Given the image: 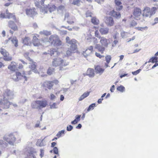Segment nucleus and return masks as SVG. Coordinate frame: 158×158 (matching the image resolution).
<instances>
[{
  "label": "nucleus",
  "instance_id": "f257e3e1",
  "mask_svg": "<svg viewBox=\"0 0 158 158\" xmlns=\"http://www.w3.org/2000/svg\"><path fill=\"white\" fill-rule=\"evenodd\" d=\"M156 7H152L151 8L146 7L143 10V16L145 17L150 18L154 15L156 11L158 9V5H156Z\"/></svg>",
  "mask_w": 158,
  "mask_h": 158
},
{
  "label": "nucleus",
  "instance_id": "f03ea898",
  "mask_svg": "<svg viewBox=\"0 0 158 158\" xmlns=\"http://www.w3.org/2000/svg\"><path fill=\"white\" fill-rule=\"evenodd\" d=\"M47 104V102L45 100H36L31 103V106L33 109H41L46 107Z\"/></svg>",
  "mask_w": 158,
  "mask_h": 158
},
{
  "label": "nucleus",
  "instance_id": "7ed1b4c3",
  "mask_svg": "<svg viewBox=\"0 0 158 158\" xmlns=\"http://www.w3.org/2000/svg\"><path fill=\"white\" fill-rule=\"evenodd\" d=\"M46 41L54 46H58L61 44V42L58 36L56 35H51L49 38V40H48L47 39Z\"/></svg>",
  "mask_w": 158,
  "mask_h": 158
},
{
  "label": "nucleus",
  "instance_id": "20e7f679",
  "mask_svg": "<svg viewBox=\"0 0 158 158\" xmlns=\"http://www.w3.org/2000/svg\"><path fill=\"white\" fill-rule=\"evenodd\" d=\"M64 63V60L60 58H56L54 59L52 62V65L54 66L57 67L60 66V70H62L61 68L67 65Z\"/></svg>",
  "mask_w": 158,
  "mask_h": 158
},
{
  "label": "nucleus",
  "instance_id": "39448f33",
  "mask_svg": "<svg viewBox=\"0 0 158 158\" xmlns=\"http://www.w3.org/2000/svg\"><path fill=\"white\" fill-rule=\"evenodd\" d=\"M3 139L9 144L14 145L16 140V138L12 133L6 135L3 137Z\"/></svg>",
  "mask_w": 158,
  "mask_h": 158
},
{
  "label": "nucleus",
  "instance_id": "423d86ee",
  "mask_svg": "<svg viewBox=\"0 0 158 158\" xmlns=\"http://www.w3.org/2000/svg\"><path fill=\"white\" fill-rule=\"evenodd\" d=\"M12 78L15 81H18L19 80L23 79H24L26 81H27V78L25 76L24 71L23 72V75L19 72H16L12 76Z\"/></svg>",
  "mask_w": 158,
  "mask_h": 158
},
{
  "label": "nucleus",
  "instance_id": "0eeeda50",
  "mask_svg": "<svg viewBox=\"0 0 158 158\" xmlns=\"http://www.w3.org/2000/svg\"><path fill=\"white\" fill-rule=\"evenodd\" d=\"M77 42L75 39H73L70 41V52L75 53L77 51Z\"/></svg>",
  "mask_w": 158,
  "mask_h": 158
},
{
  "label": "nucleus",
  "instance_id": "6e6552de",
  "mask_svg": "<svg viewBox=\"0 0 158 158\" xmlns=\"http://www.w3.org/2000/svg\"><path fill=\"white\" fill-rule=\"evenodd\" d=\"M14 95V92L10 90L7 89L5 90L3 94L4 99L8 100L13 99Z\"/></svg>",
  "mask_w": 158,
  "mask_h": 158
},
{
  "label": "nucleus",
  "instance_id": "1a4fd4ad",
  "mask_svg": "<svg viewBox=\"0 0 158 158\" xmlns=\"http://www.w3.org/2000/svg\"><path fill=\"white\" fill-rule=\"evenodd\" d=\"M56 9V6L54 5H49L46 6V7L41 8V12L44 14L47 12L48 10L50 12L54 11Z\"/></svg>",
  "mask_w": 158,
  "mask_h": 158
},
{
  "label": "nucleus",
  "instance_id": "9d476101",
  "mask_svg": "<svg viewBox=\"0 0 158 158\" xmlns=\"http://www.w3.org/2000/svg\"><path fill=\"white\" fill-rule=\"evenodd\" d=\"M27 59L30 62L29 63L30 64L29 66V68H30L31 70H30L27 73H28V74H31V71H33L34 73H36L37 70L36 69V63L33 62L29 57H28Z\"/></svg>",
  "mask_w": 158,
  "mask_h": 158
},
{
  "label": "nucleus",
  "instance_id": "9b49d317",
  "mask_svg": "<svg viewBox=\"0 0 158 158\" xmlns=\"http://www.w3.org/2000/svg\"><path fill=\"white\" fill-rule=\"evenodd\" d=\"M0 52L4 56L3 59L5 61H10L12 60V57L9 56V53L5 49L1 48Z\"/></svg>",
  "mask_w": 158,
  "mask_h": 158
},
{
  "label": "nucleus",
  "instance_id": "f8f14e48",
  "mask_svg": "<svg viewBox=\"0 0 158 158\" xmlns=\"http://www.w3.org/2000/svg\"><path fill=\"white\" fill-rule=\"evenodd\" d=\"M99 42L101 47H103L105 50V48L108 47V45L110 44V41L109 39L102 37L100 38Z\"/></svg>",
  "mask_w": 158,
  "mask_h": 158
},
{
  "label": "nucleus",
  "instance_id": "ddd939ff",
  "mask_svg": "<svg viewBox=\"0 0 158 158\" xmlns=\"http://www.w3.org/2000/svg\"><path fill=\"white\" fill-rule=\"evenodd\" d=\"M93 39V42L95 44V48L97 49L98 51L101 53H103L105 51V48L103 47H101L100 44H98V39L94 37Z\"/></svg>",
  "mask_w": 158,
  "mask_h": 158
},
{
  "label": "nucleus",
  "instance_id": "4468645a",
  "mask_svg": "<svg viewBox=\"0 0 158 158\" xmlns=\"http://www.w3.org/2000/svg\"><path fill=\"white\" fill-rule=\"evenodd\" d=\"M93 47L90 46L85 50L82 51L81 53L85 57H87L93 53Z\"/></svg>",
  "mask_w": 158,
  "mask_h": 158
},
{
  "label": "nucleus",
  "instance_id": "2eb2a0df",
  "mask_svg": "<svg viewBox=\"0 0 158 158\" xmlns=\"http://www.w3.org/2000/svg\"><path fill=\"white\" fill-rule=\"evenodd\" d=\"M8 100V99H4V98L1 99L0 102V106L4 109L9 108L11 103Z\"/></svg>",
  "mask_w": 158,
  "mask_h": 158
},
{
  "label": "nucleus",
  "instance_id": "dca6fc26",
  "mask_svg": "<svg viewBox=\"0 0 158 158\" xmlns=\"http://www.w3.org/2000/svg\"><path fill=\"white\" fill-rule=\"evenodd\" d=\"M46 138V137H45L43 139H38L36 143V145L39 147H43L46 146V141L45 139Z\"/></svg>",
  "mask_w": 158,
  "mask_h": 158
},
{
  "label": "nucleus",
  "instance_id": "f3484780",
  "mask_svg": "<svg viewBox=\"0 0 158 158\" xmlns=\"http://www.w3.org/2000/svg\"><path fill=\"white\" fill-rule=\"evenodd\" d=\"M26 11L27 15L30 17H33L36 14L34 8L27 9Z\"/></svg>",
  "mask_w": 158,
  "mask_h": 158
},
{
  "label": "nucleus",
  "instance_id": "a211bd4d",
  "mask_svg": "<svg viewBox=\"0 0 158 158\" xmlns=\"http://www.w3.org/2000/svg\"><path fill=\"white\" fill-rule=\"evenodd\" d=\"M115 7L117 10H120L123 8V6L121 0H114Z\"/></svg>",
  "mask_w": 158,
  "mask_h": 158
},
{
  "label": "nucleus",
  "instance_id": "6ab92c4d",
  "mask_svg": "<svg viewBox=\"0 0 158 158\" xmlns=\"http://www.w3.org/2000/svg\"><path fill=\"white\" fill-rule=\"evenodd\" d=\"M105 22L108 26H112L114 24L113 19L111 17H106L105 20Z\"/></svg>",
  "mask_w": 158,
  "mask_h": 158
},
{
  "label": "nucleus",
  "instance_id": "aec40b11",
  "mask_svg": "<svg viewBox=\"0 0 158 158\" xmlns=\"http://www.w3.org/2000/svg\"><path fill=\"white\" fill-rule=\"evenodd\" d=\"M108 14L117 19H119L121 17V14L120 13L117 12L114 10L110 11L108 13Z\"/></svg>",
  "mask_w": 158,
  "mask_h": 158
},
{
  "label": "nucleus",
  "instance_id": "412c9836",
  "mask_svg": "<svg viewBox=\"0 0 158 158\" xmlns=\"http://www.w3.org/2000/svg\"><path fill=\"white\" fill-rule=\"evenodd\" d=\"M41 86L44 87H47L49 89H51L53 86V82L46 81L42 83Z\"/></svg>",
  "mask_w": 158,
  "mask_h": 158
},
{
  "label": "nucleus",
  "instance_id": "4be33fe9",
  "mask_svg": "<svg viewBox=\"0 0 158 158\" xmlns=\"http://www.w3.org/2000/svg\"><path fill=\"white\" fill-rule=\"evenodd\" d=\"M141 14V10L138 8L134 9L133 15L135 18L137 19L140 16Z\"/></svg>",
  "mask_w": 158,
  "mask_h": 158
},
{
  "label": "nucleus",
  "instance_id": "5701e85b",
  "mask_svg": "<svg viewBox=\"0 0 158 158\" xmlns=\"http://www.w3.org/2000/svg\"><path fill=\"white\" fill-rule=\"evenodd\" d=\"M27 156L25 158H36L33 154V152L30 150H28L26 153Z\"/></svg>",
  "mask_w": 158,
  "mask_h": 158
},
{
  "label": "nucleus",
  "instance_id": "b1692460",
  "mask_svg": "<svg viewBox=\"0 0 158 158\" xmlns=\"http://www.w3.org/2000/svg\"><path fill=\"white\" fill-rule=\"evenodd\" d=\"M96 73L99 74L100 75H101L104 72V69L101 68L99 66H97L95 68Z\"/></svg>",
  "mask_w": 158,
  "mask_h": 158
},
{
  "label": "nucleus",
  "instance_id": "393cba45",
  "mask_svg": "<svg viewBox=\"0 0 158 158\" xmlns=\"http://www.w3.org/2000/svg\"><path fill=\"white\" fill-rule=\"evenodd\" d=\"M8 68L12 71H15L17 69L16 63L14 62H12L11 64L8 66Z\"/></svg>",
  "mask_w": 158,
  "mask_h": 158
},
{
  "label": "nucleus",
  "instance_id": "a878e982",
  "mask_svg": "<svg viewBox=\"0 0 158 158\" xmlns=\"http://www.w3.org/2000/svg\"><path fill=\"white\" fill-rule=\"evenodd\" d=\"M8 24L9 27L14 31H16L17 30V27L13 21H9Z\"/></svg>",
  "mask_w": 158,
  "mask_h": 158
},
{
  "label": "nucleus",
  "instance_id": "bb28decb",
  "mask_svg": "<svg viewBox=\"0 0 158 158\" xmlns=\"http://www.w3.org/2000/svg\"><path fill=\"white\" fill-rule=\"evenodd\" d=\"M87 75L89 77H94V70L91 68L88 69L87 71Z\"/></svg>",
  "mask_w": 158,
  "mask_h": 158
},
{
  "label": "nucleus",
  "instance_id": "cd10ccee",
  "mask_svg": "<svg viewBox=\"0 0 158 158\" xmlns=\"http://www.w3.org/2000/svg\"><path fill=\"white\" fill-rule=\"evenodd\" d=\"M109 30L107 28H101L99 29V31L102 35H104L108 33Z\"/></svg>",
  "mask_w": 158,
  "mask_h": 158
},
{
  "label": "nucleus",
  "instance_id": "c85d7f7f",
  "mask_svg": "<svg viewBox=\"0 0 158 158\" xmlns=\"http://www.w3.org/2000/svg\"><path fill=\"white\" fill-rule=\"evenodd\" d=\"M46 0H41V1L40 2H35V6L39 7V8H44V7H45L44 5V1ZM40 10H41V9H40Z\"/></svg>",
  "mask_w": 158,
  "mask_h": 158
},
{
  "label": "nucleus",
  "instance_id": "c756f323",
  "mask_svg": "<svg viewBox=\"0 0 158 158\" xmlns=\"http://www.w3.org/2000/svg\"><path fill=\"white\" fill-rule=\"evenodd\" d=\"M9 40H10L13 44H14L15 46V47L18 46V41L15 37H11L9 38Z\"/></svg>",
  "mask_w": 158,
  "mask_h": 158
},
{
  "label": "nucleus",
  "instance_id": "7c9ffc66",
  "mask_svg": "<svg viewBox=\"0 0 158 158\" xmlns=\"http://www.w3.org/2000/svg\"><path fill=\"white\" fill-rule=\"evenodd\" d=\"M33 44L34 46H38L40 44L38 39L36 36H34L33 39Z\"/></svg>",
  "mask_w": 158,
  "mask_h": 158
},
{
  "label": "nucleus",
  "instance_id": "2f4dec72",
  "mask_svg": "<svg viewBox=\"0 0 158 158\" xmlns=\"http://www.w3.org/2000/svg\"><path fill=\"white\" fill-rule=\"evenodd\" d=\"M6 18L9 19L12 18L14 20H15L16 18L15 16L13 14L9 13L7 10L6 11Z\"/></svg>",
  "mask_w": 158,
  "mask_h": 158
},
{
  "label": "nucleus",
  "instance_id": "473e14b6",
  "mask_svg": "<svg viewBox=\"0 0 158 158\" xmlns=\"http://www.w3.org/2000/svg\"><path fill=\"white\" fill-rule=\"evenodd\" d=\"M90 92H85L79 98V100L80 101H81L85 98L87 97L89 94Z\"/></svg>",
  "mask_w": 158,
  "mask_h": 158
},
{
  "label": "nucleus",
  "instance_id": "72a5a7b5",
  "mask_svg": "<svg viewBox=\"0 0 158 158\" xmlns=\"http://www.w3.org/2000/svg\"><path fill=\"white\" fill-rule=\"evenodd\" d=\"M7 145L8 144L6 142H5L2 140L0 139V148H4L6 147Z\"/></svg>",
  "mask_w": 158,
  "mask_h": 158
},
{
  "label": "nucleus",
  "instance_id": "f704fd0d",
  "mask_svg": "<svg viewBox=\"0 0 158 158\" xmlns=\"http://www.w3.org/2000/svg\"><path fill=\"white\" fill-rule=\"evenodd\" d=\"M40 35H44L46 36H48L50 35L51 34V33L50 31H48L46 30H43V31H40Z\"/></svg>",
  "mask_w": 158,
  "mask_h": 158
},
{
  "label": "nucleus",
  "instance_id": "c9c22d12",
  "mask_svg": "<svg viewBox=\"0 0 158 158\" xmlns=\"http://www.w3.org/2000/svg\"><path fill=\"white\" fill-rule=\"evenodd\" d=\"M117 90L123 93L125 91V88L123 85H121L117 88Z\"/></svg>",
  "mask_w": 158,
  "mask_h": 158
},
{
  "label": "nucleus",
  "instance_id": "e433bc0d",
  "mask_svg": "<svg viewBox=\"0 0 158 158\" xmlns=\"http://www.w3.org/2000/svg\"><path fill=\"white\" fill-rule=\"evenodd\" d=\"M60 103V102H54L52 104L50 105V108L51 109H55L57 108V106Z\"/></svg>",
  "mask_w": 158,
  "mask_h": 158
},
{
  "label": "nucleus",
  "instance_id": "4c0bfd02",
  "mask_svg": "<svg viewBox=\"0 0 158 158\" xmlns=\"http://www.w3.org/2000/svg\"><path fill=\"white\" fill-rule=\"evenodd\" d=\"M91 22L94 25H97L99 23V20L95 17H94L92 19Z\"/></svg>",
  "mask_w": 158,
  "mask_h": 158
},
{
  "label": "nucleus",
  "instance_id": "58836bf2",
  "mask_svg": "<svg viewBox=\"0 0 158 158\" xmlns=\"http://www.w3.org/2000/svg\"><path fill=\"white\" fill-rule=\"evenodd\" d=\"M54 69L50 67L48 70L47 73L48 74L51 75L54 72Z\"/></svg>",
  "mask_w": 158,
  "mask_h": 158
},
{
  "label": "nucleus",
  "instance_id": "ea45409f",
  "mask_svg": "<svg viewBox=\"0 0 158 158\" xmlns=\"http://www.w3.org/2000/svg\"><path fill=\"white\" fill-rule=\"evenodd\" d=\"M157 58L156 57H153L151 58L148 61V62H152L154 63L157 61Z\"/></svg>",
  "mask_w": 158,
  "mask_h": 158
},
{
  "label": "nucleus",
  "instance_id": "a19ab883",
  "mask_svg": "<svg viewBox=\"0 0 158 158\" xmlns=\"http://www.w3.org/2000/svg\"><path fill=\"white\" fill-rule=\"evenodd\" d=\"M29 39L28 37H26L23 40V43L27 45L29 44Z\"/></svg>",
  "mask_w": 158,
  "mask_h": 158
},
{
  "label": "nucleus",
  "instance_id": "79ce46f5",
  "mask_svg": "<svg viewBox=\"0 0 158 158\" xmlns=\"http://www.w3.org/2000/svg\"><path fill=\"white\" fill-rule=\"evenodd\" d=\"M57 52L56 51V49H50V51H48V53L51 56L52 55L54 54L55 53H57Z\"/></svg>",
  "mask_w": 158,
  "mask_h": 158
},
{
  "label": "nucleus",
  "instance_id": "37998d69",
  "mask_svg": "<svg viewBox=\"0 0 158 158\" xmlns=\"http://www.w3.org/2000/svg\"><path fill=\"white\" fill-rule=\"evenodd\" d=\"M81 2L79 0H74L73 2V4L77 6H79L81 4Z\"/></svg>",
  "mask_w": 158,
  "mask_h": 158
},
{
  "label": "nucleus",
  "instance_id": "c03bdc74",
  "mask_svg": "<svg viewBox=\"0 0 158 158\" xmlns=\"http://www.w3.org/2000/svg\"><path fill=\"white\" fill-rule=\"evenodd\" d=\"M65 130H62L60 131H59L56 134V136H57L58 138L60 137L61 135L63 134H64Z\"/></svg>",
  "mask_w": 158,
  "mask_h": 158
},
{
  "label": "nucleus",
  "instance_id": "a18cd8bd",
  "mask_svg": "<svg viewBox=\"0 0 158 158\" xmlns=\"http://www.w3.org/2000/svg\"><path fill=\"white\" fill-rule=\"evenodd\" d=\"M49 98L51 100L54 101L56 98L54 94L51 93L50 96L49 97Z\"/></svg>",
  "mask_w": 158,
  "mask_h": 158
},
{
  "label": "nucleus",
  "instance_id": "49530a36",
  "mask_svg": "<svg viewBox=\"0 0 158 158\" xmlns=\"http://www.w3.org/2000/svg\"><path fill=\"white\" fill-rule=\"evenodd\" d=\"M128 33L122 31L121 32V35L122 38L126 37L128 35Z\"/></svg>",
  "mask_w": 158,
  "mask_h": 158
},
{
  "label": "nucleus",
  "instance_id": "de8ad7c7",
  "mask_svg": "<svg viewBox=\"0 0 158 158\" xmlns=\"http://www.w3.org/2000/svg\"><path fill=\"white\" fill-rule=\"evenodd\" d=\"M106 60L107 64H109L111 59V57L110 55H107L105 57Z\"/></svg>",
  "mask_w": 158,
  "mask_h": 158
},
{
  "label": "nucleus",
  "instance_id": "09e8293b",
  "mask_svg": "<svg viewBox=\"0 0 158 158\" xmlns=\"http://www.w3.org/2000/svg\"><path fill=\"white\" fill-rule=\"evenodd\" d=\"M95 106V103H93L90 105L87 109V111L88 112L91 110H93L94 109V107Z\"/></svg>",
  "mask_w": 158,
  "mask_h": 158
},
{
  "label": "nucleus",
  "instance_id": "8fccbe9b",
  "mask_svg": "<svg viewBox=\"0 0 158 158\" xmlns=\"http://www.w3.org/2000/svg\"><path fill=\"white\" fill-rule=\"evenodd\" d=\"M53 152L54 154H57V156H59V154L58 153V148L56 147H55L53 148Z\"/></svg>",
  "mask_w": 158,
  "mask_h": 158
},
{
  "label": "nucleus",
  "instance_id": "3c124183",
  "mask_svg": "<svg viewBox=\"0 0 158 158\" xmlns=\"http://www.w3.org/2000/svg\"><path fill=\"white\" fill-rule=\"evenodd\" d=\"M138 30L139 31H144L148 29V27L146 26L143 27H139L137 28Z\"/></svg>",
  "mask_w": 158,
  "mask_h": 158
},
{
  "label": "nucleus",
  "instance_id": "603ef678",
  "mask_svg": "<svg viewBox=\"0 0 158 158\" xmlns=\"http://www.w3.org/2000/svg\"><path fill=\"white\" fill-rule=\"evenodd\" d=\"M69 13H66L65 14V18L64 19V20H66V21L67 23H69Z\"/></svg>",
  "mask_w": 158,
  "mask_h": 158
},
{
  "label": "nucleus",
  "instance_id": "864d4df0",
  "mask_svg": "<svg viewBox=\"0 0 158 158\" xmlns=\"http://www.w3.org/2000/svg\"><path fill=\"white\" fill-rule=\"evenodd\" d=\"M95 36L96 37L99 38V39H100V38L101 37L100 36L99 34V32H98V30H96L95 31Z\"/></svg>",
  "mask_w": 158,
  "mask_h": 158
},
{
  "label": "nucleus",
  "instance_id": "5fc2aeb1",
  "mask_svg": "<svg viewBox=\"0 0 158 158\" xmlns=\"http://www.w3.org/2000/svg\"><path fill=\"white\" fill-rule=\"evenodd\" d=\"M141 69H139L135 71L132 72V73L134 75H136L138 74V73H139L140 71H141Z\"/></svg>",
  "mask_w": 158,
  "mask_h": 158
},
{
  "label": "nucleus",
  "instance_id": "6e6d98bb",
  "mask_svg": "<svg viewBox=\"0 0 158 158\" xmlns=\"http://www.w3.org/2000/svg\"><path fill=\"white\" fill-rule=\"evenodd\" d=\"M95 56L99 58H101L102 57H104V56L101 55L99 53H98L97 52H96L95 53Z\"/></svg>",
  "mask_w": 158,
  "mask_h": 158
},
{
  "label": "nucleus",
  "instance_id": "4d7b16f0",
  "mask_svg": "<svg viewBox=\"0 0 158 158\" xmlns=\"http://www.w3.org/2000/svg\"><path fill=\"white\" fill-rule=\"evenodd\" d=\"M97 27L95 26H94L93 27L91 28L89 31V33L91 34L92 31H94V29L96 30Z\"/></svg>",
  "mask_w": 158,
  "mask_h": 158
},
{
  "label": "nucleus",
  "instance_id": "13d9d810",
  "mask_svg": "<svg viewBox=\"0 0 158 158\" xmlns=\"http://www.w3.org/2000/svg\"><path fill=\"white\" fill-rule=\"evenodd\" d=\"M40 156L41 158H42L44 155V150L43 149H41L40 150Z\"/></svg>",
  "mask_w": 158,
  "mask_h": 158
},
{
  "label": "nucleus",
  "instance_id": "bf43d9fd",
  "mask_svg": "<svg viewBox=\"0 0 158 158\" xmlns=\"http://www.w3.org/2000/svg\"><path fill=\"white\" fill-rule=\"evenodd\" d=\"M64 9V7L63 6H60L58 7L57 8V10L58 11L59 10H63Z\"/></svg>",
  "mask_w": 158,
  "mask_h": 158
},
{
  "label": "nucleus",
  "instance_id": "052dcab7",
  "mask_svg": "<svg viewBox=\"0 0 158 158\" xmlns=\"http://www.w3.org/2000/svg\"><path fill=\"white\" fill-rule=\"evenodd\" d=\"M27 101V100L24 98L21 99L19 102L20 103L23 104L26 102Z\"/></svg>",
  "mask_w": 158,
  "mask_h": 158
},
{
  "label": "nucleus",
  "instance_id": "680f3d73",
  "mask_svg": "<svg viewBox=\"0 0 158 158\" xmlns=\"http://www.w3.org/2000/svg\"><path fill=\"white\" fill-rule=\"evenodd\" d=\"M115 39L114 40V41L112 43V47L115 46L118 42V40H117V39Z\"/></svg>",
  "mask_w": 158,
  "mask_h": 158
},
{
  "label": "nucleus",
  "instance_id": "e2e57ef3",
  "mask_svg": "<svg viewBox=\"0 0 158 158\" xmlns=\"http://www.w3.org/2000/svg\"><path fill=\"white\" fill-rule=\"evenodd\" d=\"M154 23H153L152 24V26H153L158 23V17H156L155 19H154Z\"/></svg>",
  "mask_w": 158,
  "mask_h": 158
},
{
  "label": "nucleus",
  "instance_id": "0e129e2a",
  "mask_svg": "<svg viewBox=\"0 0 158 158\" xmlns=\"http://www.w3.org/2000/svg\"><path fill=\"white\" fill-rule=\"evenodd\" d=\"M137 23L135 21H133L131 22L130 25L132 27H134L135 26L137 25Z\"/></svg>",
  "mask_w": 158,
  "mask_h": 158
},
{
  "label": "nucleus",
  "instance_id": "69168bd1",
  "mask_svg": "<svg viewBox=\"0 0 158 158\" xmlns=\"http://www.w3.org/2000/svg\"><path fill=\"white\" fill-rule=\"evenodd\" d=\"M92 14V13L91 12H90L89 11H87L86 13V17H91Z\"/></svg>",
  "mask_w": 158,
  "mask_h": 158
},
{
  "label": "nucleus",
  "instance_id": "338daca9",
  "mask_svg": "<svg viewBox=\"0 0 158 158\" xmlns=\"http://www.w3.org/2000/svg\"><path fill=\"white\" fill-rule=\"evenodd\" d=\"M92 35L91 34L89 33V34L87 36L85 37V39L87 40H88L91 38Z\"/></svg>",
  "mask_w": 158,
  "mask_h": 158
},
{
  "label": "nucleus",
  "instance_id": "774afa93",
  "mask_svg": "<svg viewBox=\"0 0 158 158\" xmlns=\"http://www.w3.org/2000/svg\"><path fill=\"white\" fill-rule=\"evenodd\" d=\"M118 32H116L113 36V38L114 39H117L118 37Z\"/></svg>",
  "mask_w": 158,
  "mask_h": 158
}]
</instances>
